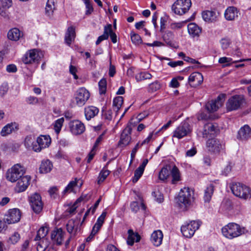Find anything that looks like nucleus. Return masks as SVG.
Segmentation results:
<instances>
[{
	"instance_id": "obj_38",
	"label": "nucleus",
	"mask_w": 251,
	"mask_h": 251,
	"mask_svg": "<svg viewBox=\"0 0 251 251\" xmlns=\"http://www.w3.org/2000/svg\"><path fill=\"white\" fill-rule=\"evenodd\" d=\"M174 37V33L169 30L166 31L163 35V39L164 41L168 45L172 47H175V44L172 41Z\"/></svg>"
},
{
	"instance_id": "obj_6",
	"label": "nucleus",
	"mask_w": 251,
	"mask_h": 251,
	"mask_svg": "<svg viewBox=\"0 0 251 251\" xmlns=\"http://www.w3.org/2000/svg\"><path fill=\"white\" fill-rule=\"evenodd\" d=\"M191 5V0H176L172 6V10L176 15H183L188 12Z\"/></svg>"
},
{
	"instance_id": "obj_27",
	"label": "nucleus",
	"mask_w": 251,
	"mask_h": 251,
	"mask_svg": "<svg viewBox=\"0 0 251 251\" xmlns=\"http://www.w3.org/2000/svg\"><path fill=\"white\" fill-rule=\"evenodd\" d=\"M52 168V163L50 160H43L42 161L39 167V172L41 174H47L50 172Z\"/></svg>"
},
{
	"instance_id": "obj_49",
	"label": "nucleus",
	"mask_w": 251,
	"mask_h": 251,
	"mask_svg": "<svg viewBox=\"0 0 251 251\" xmlns=\"http://www.w3.org/2000/svg\"><path fill=\"white\" fill-rule=\"evenodd\" d=\"M130 38L132 42L136 45H139L142 42V40L140 36L138 34H136L134 32H131Z\"/></svg>"
},
{
	"instance_id": "obj_13",
	"label": "nucleus",
	"mask_w": 251,
	"mask_h": 251,
	"mask_svg": "<svg viewBox=\"0 0 251 251\" xmlns=\"http://www.w3.org/2000/svg\"><path fill=\"white\" fill-rule=\"evenodd\" d=\"M70 132L74 135L82 134L85 130V126L83 123L77 120H72L69 123Z\"/></svg>"
},
{
	"instance_id": "obj_45",
	"label": "nucleus",
	"mask_w": 251,
	"mask_h": 251,
	"mask_svg": "<svg viewBox=\"0 0 251 251\" xmlns=\"http://www.w3.org/2000/svg\"><path fill=\"white\" fill-rule=\"evenodd\" d=\"M54 9V0H48L45 8L46 13L48 16L51 15Z\"/></svg>"
},
{
	"instance_id": "obj_7",
	"label": "nucleus",
	"mask_w": 251,
	"mask_h": 251,
	"mask_svg": "<svg viewBox=\"0 0 251 251\" xmlns=\"http://www.w3.org/2000/svg\"><path fill=\"white\" fill-rule=\"evenodd\" d=\"M43 56V53L38 50H30L25 54L22 58V61L25 64H38Z\"/></svg>"
},
{
	"instance_id": "obj_5",
	"label": "nucleus",
	"mask_w": 251,
	"mask_h": 251,
	"mask_svg": "<svg viewBox=\"0 0 251 251\" xmlns=\"http://www.w3.org/2000/svg\"><path fill=\"white\" fill-rule=\"evenodd\" d=\"M200 220L191 221L189 223H185L181 227V231L183 235L186 238H191L201 225Z\"/></svg>"
},
{
	"instance_id": "obj_2",
	"label": "nucleus",
	"mask_w": 251,
	"mask_h": 251,
	"mask_svg": "<svg viewBox=\"0 0 251 251\" xmlns=\"http://www.w3.org/2000/svg\"><path fill=\"white\" fill-rule=\"evenodd\" d=\"M25 172V170L23 166L20 164H16L7 170L5 177L8 181L13 183L21 178Z\"/></svg>"
},
{
	"instance_id": "obj_22",
	"label": "nucleus",
	"mask_w": 251,
	"mask_h": 251,
	"mask_svg": "<svg viewBox=\"0 0 251 251\" xmlns=\"http://www.w3.org/2000/svg\"><path fill=\"white\" fill-rule=\"evenodd\" d=\"M203 76L200 73L194 72L192 73L189 78V82L191 85L196 87L200 85L203 82Z\"/></svg>"
},
{
	"instance_id": "obj_30",
	"label": "nucleus",
	"mask_w": 251,
	"mask_h": 251,
	"mask_svg": "<svg viewBox=\"0 0 251 251\" xmlns=\"http://www.w3.org/2000/svg\"><path fill=\"white\" fill-rule=\"evenodd\" d=\"M64 233L61 228L54 230L51 235V238L58 245H61L63 242Z\"/></svg>"
},
{
	"instance_id": "obj_53",
	"label": "nucleus",
	"mask_w": 251,
	"mask_h": 251,
	"mask_svg": "<svg viewBox=\"0 0 251 251\" xmlns=\"http://www.w3.org/2000/svg\"><path fill=\"white\" fill-rule=\"evenodd\" d=\"M144 170L138 167L134 172V175L132 178V181L133 183L137 182L139 179L142 176Z\"/></svg>"
},
{
	"instance_id": "obj_60",
	"label": "nucleus",
	"mask_w": 251,
	"mask_h": 251,
	"mask_svg": "<svg viewBox=\"0 0 251 251\" xmlns=\"http://www.w3.org/2000/svg\"><path fill=\"white\" fill-rule=\"evenodd\" d=\"M129 235L127 239V243L130 246L133 245L135 242V238L133 237V232L131 230H128Z\"/></svg>"
},
{
	"instance_id": "obj_61",
	"label": "nucleus",
	"mask_w": 251,
	"mask_h": 251,
	"mask_svg": "<svg viewBox=\"0 0 251 251\" xmlns=\"http://www.w3.org/2000/svg\"><path fill=\"white\" fill-rule=\"evenodd\" d=\"M220 43L221 44L222 49L225 50L229 46L230 44V41L229 39L223 38L221 40Z\"/></svg>"
},
{
	"instance_id": "obj_54",
	"label": "nucleus",
	"mask_w": 251,
	"mask_h": 251,
	"mask_svg": "<svg viewBox=\"0 0 251 251\" xmlns=\"http://www.w3.org/2000/svg\"><path fill=\"white\" fill-rule=\"evenodd\" d=\"M110 29L108 28H105V26L104 27V32L102 35L101 36H100L96 41V44L97 45H99L101 42L104 40H107L108 39V35L107 32H109Z\"/></svg>"
},
{
	"instance_id": "obj_47",
	"label": "nucleus",
	"mask_w": 251,
	"mask_h": 251,
	"mask_svg": "<svg viewBox=\"0 0 251 251\" xmlns=\"http://www.w3.org/2000/svg\"><path fill=\"white\" fill-rule=\"evenodd\" d=\"M110 171L105 169H102L99 174L98 179V183L100 184L102 183L107 177L110 174Z\"/></svg>"
},
{
	"instance_id": "obj_31",
	"label": "nucleus",
	"mask_w": 251,
	"mask_h": 251,
	"mask_svg": "<svg viewBox=\"0 0 251 251\" xmlns=\"http://www.w3.org/2000/svg\"><path fill=\"white\" fill-rule=\"evenodd\" d=\"M75 37V29L73 26H70L68 28L65 34V40L66 44L70 46L72 42L74 40Z\"/></svg>"
},
{
	"instance_id": "obj_39",
	"label": "nucleus",
	"mask_w": 251,
	"mask_h": 251,
	"mask_svg": "<svg viewBox=\"0 0 251 251\" xmlns=\"http://www.w3.org/2000/svg\"><path fill=\"white\" fill-rule=\"evenodd\" d=\"M49 228L47 226L41 227L37 231V235L35 238V240L44 239L47 238L46 236L48 233Z\"/></svg>"
},
{
	"instance_id": "obj_36",
	"label": "nucleus",
	"mask_w": 251,
	"mask_h": 251,
	"mask_svg": "<svg viewBox=\"0 0 251 251\" xmlns=\"http://www.w3.org/2000/svg\"><path fill=\"white\" fill-rule=\"evenodd\" d=\"M35 138L33 135H29L25 137L24 141V146L28 150H32L35 151L34 147Z\"/></svg>"
},
{
	"instance_id": "obj_37",
	"label": "nucleus",
	"mask_w": 251,
	"mask_h": 251,
	"mask_svg": "<svg viewBox=\"0 0 251 251\" xmlns=\"http://www.w3.org/2000/svg\"><path fill=\"white\" fill-rule=\"evenodd\" d=\"M66 227L69 233L75 234L78 228V222L72 219L70 220L67 224Z\"/></svg>"
},
{
	"instance_id": "obj_16",
	"label": "nucleus",
	"mask_w": 251,
	"mask_h": 251,
	"mask_svg": "<svg viewBox=\"0 0 251 251\" xmlns=\"http://www.w3.org/2000/svg\"><path fill=\"white\" fill-rule=\"evenodd\" d=\"M206 147L210 151L219 152L224 150L225 145L222 142L217 139H211L207 141Z\"/></svg>"
},
{
	"instance_id": "obj_63",
	"label": "nucleus",
	"mask_w": 251,
	"mask_h": 251,
	"mask_svg": "<svg viewBox=\"0 0 251 251\" xmlns=\"http://www.w3.org/2000/svg\"><path fill=\"white\" fill-rule=\"evenodd\" d=\"M130 208L133 212L136 213L139 209V204L137 201H133L130 203Z\"/></svg>"
},
{
	"instance_id": "obj_51",
	"label": "nucleus",
	"mask_w": 251,
	"mask_h": 251,
	"mask_svg": "<svg viewBox=\"0 0 251 251\" xmlns=\"http://www.w3.org/2000/svg\"><path fill=\"white\" fill-rule=\"evenodd\" d=\"M123 98L121 96H118L113 100V105L118 110L121 108L123 103Z\"/></svg>"
},
{
	"instance_id": "obj_17",
	"label": "nucleus",
	"mask_w": 251,
	"mask_h": 251,
	"mask_svg": "<svg viewBox=\"0 0 251 251\" xmlns=\"http://www.w3.org/2000/svg\"><path fill=\"white\" fill-rule=\"evenodd\" d=\"M131 131V127L128 125L121 134L120 140L118 143L119 146L123 147L129 144L131 139L130 136Z\"/></svg>"
},
{
	"instance_id": "obj_55",
	"label": "nucleus",
	"mask_w": 251,
	"mask_h": 251,
	"mask_svg": "<svg viewBox=\"0 0 251 251\" xmlns=\"http://www.w3.org/2000/svg\"><path fill=\"white\" fill-rule=\"evenodd\" d=\"M20 235L18 232H14L10 236L8 240V242L11 244H15L19 241Z\"/></svg>"
},
{
	"instance_id": "obj_46",
	"label": "nucleus",
	"mask_w": 251,
	"mask_h": 251,
	"mask_svg": "<svg viewBox=\"0 0 251 251\" xmlns=\"http://www.w3.org/2000/svg\"><path fill=\"white\" fill-rule=\"evenodd\" d=\"M64 122V118L62 117L60 118L57 120H56L54 124H53V126H54V129L56 133H59L62 128V127L63 126V124Z\"/></svg>"
},
{
	"instance_id": "obj_26",
	"label": "nucleus",
	"mask_w": 251,
	"mask_h": 251,
	"mask_svg": "<svg viewBox=\"0 0 251 251\" xmlns=\"http://www.w3.org/2000/svg\"><path fill=\"white\" fill-rule=\"evenodd\" d=\"M83 184V181L80 179L75 178L74 180H72L69 182L68 185L66 187L63 191V193H70L74 191L75 187H77L80 188Z\"/></svg>"
},
{
	"instance_id": "obj_35",
	"label": "nucleus",
	"mask_w": 251,
	"mask_h": 251,
	"mask_svg": "<svg viewBox=\"0 0 251 251\" xmlns=\"http://www.w3.org/2000/svg\"><path fill=\"white\" fill-rule=\"evenodd\" d=\"M170 175L172 176V183L173 184L177 183L178 181L181 180V176L178 169L176 166H174L171 170Z\"/></svg>"
},
{
	"instance_id": "obj_23",
	"label": "nucleus",
	"mask_w": 251,
	"mask_h": 251,
	"mask_svg": "<svg viewBox=\"0 0 251 251\" xmlns=\"http://www.w3.org/2000/svg\"><path fill=\"white\" fill-rule=\"evenodd\" d=\"M188 33L192 38H198L202 31L201 27L194 23H191L187 25Z\"/></svg>"
},
{
	"instance_id": "obj_42",
	"label": "nucleus",
	"mask_w": 251,
	"mask_h": 251,
	"mask_svg": "<svg viewBox=\"0 0 251 251\" xmlns=\"http://www.w3.org/2000/svg\"><path fill=\"white\" fill-rule=\"evenodd\" d=\"M152 76V75L148 72H141L135 75V79L137 82H139L146 79H150Z\"/></svg>"
},
{
	"instance_id": "obj_62",
	"label": "nucleus",
	"mask_w": 251,
	"mask_h": 251,
	"mask_svg": "<svg viewBox=\"0 0 251 251\" xmlns=\"http://www.w3.org/2000/svg\"><path fill=\"white\" fill-rule=\"evenodd\" d=\"M2 6L6 8H9L12 5V0H0Z\"/></svg>"
},
{
	"instance_id": "obj_34",
	"label": "nucleus",
	"mask_w": 251,
	"mask_h": 251,
	"mask_svg": "<svg viewBox=\"0 0 251 251\" xmlns=\"http://www.w3.org/2000/svg\"><path fill=\"white\" fill-rule=\"evenodd\" d=\"M216 133V126L212 124L208 123L205 124L204 126L203 137L207 138L208 135H214Z\"/></svg>"
},
{
	"instance_id": "obj_50",
	"label": "nucleus",
	"mask_w": 251,
	"mask_h": 251,
	"mask_svg": "<svg viewBox=\"0 0 251 251\" xmlns=\"http://www.w3.org/2000/svg\"><path fill=\"white\" fill-rule=\"evenodd\" d=\"M105 28H109L110 29L109 32H108V33H107L108 38L109 37V36H110L112 42L113 43H116L117 42V35L115 34V33H114L112 31V25L111 24H108V25H106L105 26Z\"/></svg>"
},
{
	"instance_id": "obj_41",
	"label": "nucleus",
	"mask_w": 251,
	"mask_h": 251,
	"mask_svg": "<svg viewBox=\"0 0 251 251\" xmlns=\"http://www.w3.org/2000/svg\"><path fill=\"white\" fill-rule=\"evenodd\" d=\"M213 192L214 187L212 185L210 184L206 188L204 191L203 198L205 202H209L210 201Z\"/></svg>"
},
{
	"instance_id": "obj_59",
	"label": "nucleus",
	"mask_w": 251,
	"mask_h": 251,
	"mask_svg": "<svg viewBox=\"0 0 251 251\" xmlns=\"http://www.w3.org/2000/svg\"><path fill=\"white\" fill-rule=\"evenodd\" d=\"M152 195L155 198V200L157 202L161 203L163 201V196L159 192H153Z\"/></svg>"
},
{
	"instance_id": "obj_11",
	"label": "nucleus",
	"mask_w": 251,
	"mask_h": 251,
	"mask_svg": "<svg viewBox=\"0 0 251 251\" xmlns=\"http://www.w3.org/2000/svg\"><path fill=\"white\" fill-rule=\"evenodd\" d=\"M107 212L105 210H104L100 216L98 218L96 223L94 225V226L93 227L92 231L89 235V236L86 239V241L87 242H90L92 241L95 236L97 234V233L98 232L100 228H101V226H102L105 217L106 216Z\"/></svg>"
},
{
	"instance_id": "obj_14",
	"label": "nucleus",
	"mask_w": 251,
	"mask_h": 251,
	"mask_svg": "<svg viewBox=\"0 0 251 251\" xmlns=\"http://www.w3.org/2000/svg\"><path fill=\"white\" fill-rule=\"evenodd\" d=\"M50 143L51 138L49 135H40L36 139V144H35V151H41L43 149L49 147Z\"/></svg>"
},
{
	"instance_id": "obj_24",
	"label": "nucleus",
	"mask_w": 251,
	"mask_h": 251,
	"mask_svg": "<svg viewBox=\"0 0 251 251\" xmlns=\"http://www.w3.org/2000/svg\"><path fill=\"white\" fill-rule=\"evenodd\" d=\"M163 234L160 230L154 231L151 237V241L152 244L158 247L161 245L162 243Z\"/></svg>"
},
{
	"instance_id": "obj_33",
	"label": "nucleus",
	"mask_w": 251,
	"mask_h": 251,
	"mask_svg": "<svg viewBox=\"0 0 251 251\" xmlns=\"http://www.w3.org/2000/svg\"><path fill=\"white\" fill-rule=\"evenodd\" d=\"M23 35V33L19 29L14 28L8 31L7 37L9 40L16 41L19 40Z\"/></svg>"
},
{
	"instance_id": "obj_43",
	"label": "nucleus",
	"mask_w": 251,
	"mask_h": 251,
	"mask_svg": "<svg viewBox=\"0 0 251 251\" xmlns=\"http://www.w3.org/2000/svg\"><path fill=\"white\" fill-rule=\"evenodd\" d=\"M39 241L37 246L38 251H44L49 245V240L48 238L38 240Z\"/></svg>"
},
{
	"instance_id": "obj_28",
	"label": "nucleus",
	"mask_w": 251,
	"mask_h": 251,
	"mask_svg": "<svg viewBox=\"0 0 251 251\" xmlns=\"http://www.w3.org/2000/svg\"><path fill=\"white\" fill-rule=\"evenodd\" d=\"M18 129V125L16 123H11L7 124L2 127L0 135L2 136H6L11 134L15 130Z\"/></svg>"
},
{
	"instance_id": "obj_19",
	"label": "nucleus",
	"mask_w": 251,
	"mask_h": 251,
	"mask_svg": "<svg viewBox=\"0 0 251 251\" xmlns=\"http://www.w3.org/2000/svg\"><path fill=\"white\" fill-rule=\"evenodd\" d=\"M31 177L29 176H24L20 178L17 181L14 188L17 193H21L25 191L29 185Z\"/></svg>"
},
{
	"instance_id": "obj_57",
	"label": "nucleus",
	"mask_w": 251,
	"mask_h": 251,
	"mask_svg": "<svg viewBox=\"0 0 251 251\" xmlns=\"http://www.w3.org/2000/svg\"><path fill=\"white\" fill-rule=\"evenodd\" d=\"M8 89V83L6 82L3 83L0 86V95L1 96L5 95L7 93Z\"/></svg>"
},
{
	"instance_id": "obj_40",
	"label": "nucleus",
	"mask_w": 251,
	"mask_h": 251,
	"mask_svg": "<svg viewBox=\"0 0 251 251\" xmlns=\"http://www.w3.org/2000/svg\"><path fill=\"white\" fill-rule=\"evenodd\" d=\"M2 149L8 152H17L20 148V145L18 143H14L9 145L3 144L2 146Z\"/></svg>"
},
{
	"instance_id": "obj_1",
	"label": "nucleus",
	"mask_w": 251,
	"mask_h": 251,
	"mask_svg": "<svg viewBox=\"0 0 251 251\" xmlns=\"http://www.w3.org/2000/svg\"><path fill=\"white\" fill-rule=\"evenodd\" d=\"M221 230L223 235L230 240L237 238L248 232L245 227L235 223H228L223 226Z\"/></svg>"
},
{
	"instance_id": "obj_9",
	"label": "nucleus",
	"mask_w": 251,
	"mask_h": 251,
	"mask_svg": "<svg viewBox=\"0 0 251 251\" xmlns=\"http://www.w3.org/2000/svg\"><path fill=\"white\" fill-rule=\"evenodd\" d=\"M192 131V129L188 122H182L173 131V137L178 139H181L188 135Z\"/></svg>"
},
{
	"instance_id": "obj_8",
	"label": "nucleus",
	"mask_w": 251,
	"mask_h": 251,
	"mask_svg": "<svg viewBox=\"0 0 251 251\" xmlns=\"http://www.w3.org/2000/svg\"><path fill=\"white\" fill-rule=\"evenodd\" d=\"M245 98L242 95H235L231 96L226 103L227 111H231L239 109L245 102Z\"/></svg>"
},
{
	"instance_id": "obj_48",
	"label": "nucleus",
	"mask_w": 251,
	"mask_h": 251,
	"mask_svg": "<svg viewBox=\"0 0 251 251\" xmlns=\"http://www.w3.org/2000/svg\"><path fill=\"white\" fill-rule=\"evenodd\" d=\"M233 164L231 162H227L221 171V175L224 176H227L232 170Z\"/></svg>"
},
{
	"instance_id": "obj_52",
	"label": "nucleus",
	"mask_w": 251,
	"mask_h": 251,
	"mask_svg": "<svg viewBox=\"0 0 251 251\" xmlns=\"http://www.w3.org/2000/svg\"><path fill=\"white\" fill-rule=\"evenodd\" d=\"M99 87L100 94H105L107 87V82L105 78H102L99 81Z\"/></svg>"
},
{
	"instance_id": "obj_58",
	"label": "nucleus",
	"mask_w": 251,
	"mask_h": 251,
	"mask_svg": "<svg viewBox=\"0 0 251 251\" xmlns=\"http://www.w3.org/2000/svg\"><path fill=\"white\" fill-rule=\"evenodd\" d=\"M142 146H140V143L138 142L133 149L130 154L131 159L130 161V164L132 163L138 150Z\"/></svg>"
},
{
	"instance_id": "obj_64",
	"label": "nucleus",
	"mask_w": 251,
	"mask_h": 251,
	"mask_svg": "<svg viewBox=\"0 0 251 251\" xmlns=\"http://www.w3.org/2000/svg\"><path fill=\"white\" fill-rule=\"evenodd\" d=\"M6 71L8 73H16L17 71V68L15 64H9L6 66Z\"/></svg>"
},
{
	"instance_id": "obj_56",
	"label": "nucleus",
	"mask_w": 251,
	"mask_h": 251,
	"mask_svg": "<svg viewBox=\"0 0 251 251\" xmlns=\"http://www.w3.org/2000/svg\"><path fill=\"white\" fill-rule=\"evenodd\" d=\"M232 59L229 57H223L219 59V63L220 64H225L224 66H229L232 62Z\"/></svg>"
},
{
	"instance_id": "obj_44",
	"label": "nucleus",
	"mask_w": 251,
	"mask_h": 251,
	"mask_svg": "<svg viewBox=\"0 0 251 251\" xmlns=\"http://www.w3.org/2000/svg\"><path fill=\"white\" fill-rule=\"evenodd\" d=\"M161 87V84L159 81L156 80L150 83L148 87V91L150 93H154L159 90Z\"/></svg>"
},
{
	"instance_id": "obj_4",
	"label": "nucleus",
	"mask_w": 251,
	"mask_h": 251,
	"mask_svg": "<svg viewBox=\"0 0 251 251\" xmlns=\"http://www.w3.org/2000/svg\"><path fill=\"white\" fill-rule=\"evenodd\" d=\"M194 200V192L189 187L182 188L178 195V203L181 206L188 207L192 204Z\"/></svg>"
},
{
	"instance_id": "obj_10",
	"label": "nucleus",
	"mask_w": 251,
	"mask_h": 251,
	"mask_svg": "<svg viewBox=\"0 0 251 251\" xmlns=\"http://www.w3.org/2000/svg\"><path fill=\"white\" fill-rule=\"evenodd\" d=\"M90 93L84 87L79 88L75 92V99L78 106H83L90 98Z\"/></svg>"
},
{
	"instance_id": "obj_3",
	"label": "nucleus",
	"mask_w": 251,
	"mask_h": 251,
	"mask_svg": "<svg viewBox=\"0 0 251 251\" xmlns=\"http://www.w3.org/2000/svg\"><path fill=\"white\" fill-rule=\"evenodd\" d=\"M232 193L236 197L244 200L251 199V189L240 183H235L231 186Z\"/></svg>"
},
{
	"instance_id": "obj_29",
	"label": "nucleus",
	"mask_w": 251,
	"mask_h": 251,
	"mask_svg": "<svg viewBox=\"0 0 251 251\" xmlns=\"http://www.w3.org/2000/svg\"><path fill=\"white\" fill-rule=\"evenodd\" d=\"M171 170V167L170 165H166L163 167L159 172V179L162 182H165L170 175Z\"/></svg>"
},
{
	"instance_id": "obj_32",
	"label": "nucleus",
	"mask_w": 251,
	"mask_h": 251,
	"mask_svg": "<svg viewBox=\"0 0 251 251\" xmlns=\"http://www.w3.org/2000/svg\"><path fill=\"white\" fill-rule=\"evenodd\" d=\"M203 19L207 22H214L217 20V16L215 12L210 10L203 11L202 13Z\"/></svg>"
},
{
	"instance_id": "obj_20",
	"label": "nucleus",
	"mask_w": 251,
	"mask_h": 251,
	"mask_svg": "<svg viewBox=\"0 0 251 251\" xmlns=\"http://www.w3.org/2000/svg\"><path fill=\"white\" fill-rule=\"evenodd\" d=\"M251 137V128L245 125L242 126L238 131L237 138L242 141H246Z\"/></svg>"
},
{
	"instance_id": "obj_15",
	"label": "nucleus",
	"mask_w": 251,
	"mask_h": 251,
	"mask_svg": "<svg viewBox=\"0 0 251 251\" xmlns=\"http://www.w3.org/2000/svg\"><path fill=\"white\" fill-rule=\"evenodd\" d=\"M225 97L224 94H221L216 100L208 102L205 105L206 109L209 112L216 111L222 105Z\"/></svg>"
},
{
	"instance_id": "obj_12",
	"label": "nucleus",
	"mask_w": 251,
	"mask_h": 251,
	"mask_svg": "<svg viewBox=\"0 0 251 251\" xmlns=\"http://www.w3.org/2000/svg\"><path fill=\"white\" fill-rule=\"evenodd\" d=\"M29 201L30 205L35 213H39L42 211L43 203L40 194L37 193L32 194L29 197Z\"/></svg>"
},
{
	"instance_id": "obj_18",
	"label": "nucleus",
	"mask_w": 251,
	"mask_h": 251,
	"mask_svg": "<svg viewBox=\"0 0 251 251\" xmlns=\"http://www.w3.org/2000/svg\"><path fill=\"white\" fill-rule=\"evenodd\" d=\"M21 218L20 210L17 208L10 209L4 219L5 222L8 224H12L19 221Z\"/></svg>"
},
{
	"instance_id": "obj_21",
	"label": "nucleus",
	"mask_w": 251,
	"mask_h": 251,
	"mask_svg": "<svg viewBox=\"0 0 251 251\" xmlns=\"http://www.w3.org/2000/svg\"><path fill=\"white\" fill-rule=\"evenodd\" d=\"M239 14V11L236 7L229 6L225 10L224 16L226 20L233 21L238 17Z\"/></svg>"
},
{
	"instance_id": "obj_25",
	"label": "nucleus",
	"mask_w": 251,
	"mask_h": 251,
	"mask_svg": "<svg viewBox=\"0 0 251 251\" xmlns=\"http://www.w3.org/2000/svg\"><path fill=\"white\" fill-rule=\"evenodd\" d=\"M99 112V109L94 106H88L84 108L85 118L89 121L97 116Z\"/></svg>"
}]
</instances>
